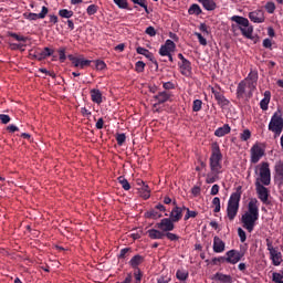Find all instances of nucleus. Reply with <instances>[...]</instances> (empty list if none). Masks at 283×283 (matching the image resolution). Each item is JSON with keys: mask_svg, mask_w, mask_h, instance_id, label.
<instances>
[{"mask_svg": "<svg viewBox=\"0 0 283 283\" xmlns=\"http://www.w3.org/2000/svg\"><path fill=\"white\" fill-rule=\"evenodd\" d=\"M258 220H260V201L252 198L248 203V211L241 217V223L243 229H247L248 233H253Z\"/></svg>", "mask_w": 283, "mask_h": 283, "instance_id": "nucleus-1", "label": "nucleus"}, {"mask_svg": "<svg viewBox=\"0 0 283 283\" xmlns=\"http://www.w3.org/2000/svg\"><path fill=\"white\" fill-rule=\"evenodd\" d=\"M209 165L211 174H222V151L220 150V145L217 142L211 145Z\"/></svg>", "mask_w": 283, "mask_h": 283, "instance_id": "nucleus-2", "label": "nucleus"}, {"mask_svg": "<svg viewBox=\"0 0 283 283\" xmlns=\"http://www.w3.org/2000/svg\"><path fill=\"white\" fill-rule=\"evenodd\" d=\"M241 198L242 192L240 190H237L230 196L228 200L227 217L230 222H233V220H235V218L238 217V211H240Z\"/></svg>", "mask_w": 283, "mask_h": 283, "instance_id": "nucleus-3", "label": "nucleus"}, {"mask_svg": "<svg viewBox=\"0 0 283 283\" xmlns=\"http://www.w3.org/2000/svg\"><path fill=\"white\" fill-rule=\"evenodd\" d=\"M230 20L238 23L242 36L245 39H253V25H251L249 19L241 15H232Z\"/></svg>", "mask_w": 283, "mask_h": 283, "instance_id": "nucleus-4", "label": "nucleus"}, {"mask_svg": "<svg viewBox=\"0 0 283 283\" xmlns=\"http://www.w3.org/2000/svg\"><path fill=\"white\" fill-rule=\"evenodd\" d=\"M269 132H272L275 136V138H277V136H280L283 132V118H282V112L276 111L272 117L271 120L269 123L268 126Z\"/></svg>", "mask_w": 283, "mask_h": 283, "instance_id": "nucleus-5", "label": "nucleus"}, {"mask_svg": "<svg viewBox=\"0 0 283 283\" xmlns=\"http://www.w3.org/2000/svg\"><path fill=\"white\" fill-rule=\"evenodd\" d=\"M258 78H260L258 70L251 69L248 76L242 80L245 81V83L248 84V88L250 90L248 93L249 98L253 96V92H255V90L258 88Z\"/></svg>", "mask_w": 283, "mask_h": 283, "instance_id": "nucleus-6", "label": "nucleus"}, {"mask_svg": "<svg viewBox=\"0 0 283 283\" xmlns=\"http://www.w3.org/2000/svg\"><path fill=\"white\" fill-rule=\"evenodd\" d=\"M265 242L273 266H280V264H282V252L273 247V241H271V239H265Z\"/></svg>", "mask_w": 283, "mask_h": 283, "instance_id": "nucleus-7", "label": "nucleus"}, {"mask_svg": "<svg viewBox=\"0 0 283 283\" xmlns=\"http://www.w3.org/2000/svg\"><path fill=\"white\" fill-rule=\"evenodd\" d=\"M259 182L261 185H264V187H269L271 185V168L269 166V163L263 161L261 163L259 167Z\"/></svg>", "mask_w": 283, "mask_h": 283, "instance_id": "nucleus-8", "label": "nucleus"}, {"mask_svg": "<svg viewBox=\"0 0 283 283\" xmlns=\"http://www.w3.org/2000/svg\"><path fill=\"white\" fill-rule=\"evenodd\" d=\"M254 185L259 200H261L263 205H271L269 200V188H266L264 184H261L260 179H256Z\"/></svg>", "mask_w": 283, "mask_h": 283, "instance_id": "nucleus-9", "label": "nucleus"}, {"mask_svg": "<svg viewBox=\"0 0 283 283\" xmlns=\"http://www.w3.org/2000/svg\"><path fill=\"white\" fill-rule=\"evenodd\" d=\"M67 59L74 67H78L80 70H85V67H90L93 63L92 60H85L83 56L76 57L72 54H69Z\"/></svg>", "mask_w": 283, "mask_h": 283, "instance_id": "nucleus-10", "label": "nucleus"}, {"mask_svg": "<svg viewBox=\"0 0 283 283\" xmlns=\"http://www.w3.org/2000/svg\"><path fill=\"white\" fill-rule=\"evenodd\" d=\"M250 163H252V165H258V163H260V159L264 156V148H262V146H260L259 144H254L250 149Z\"/></svg>", "mask_w": 283, "mask_h": 283, "instance_id": "nucleus-11", "label": "nucleus"}, {"mask_svg": "<svg viewBox=\"0 0 283 283\" xmlns=\"http://www.w3.org/2000/svg\"><path fill=\"white\" fill-rule=\"evenodd\" d=\"M245 252L244 251H238V250H229L226 255V262L228 264H238L244 258Z\"/></svg>", "mask_w": 283, "mask_h": 283, "instance_id": "nucleus-12", "label": "nucleus"}, {"mask_svg": "<svg viewBox=\"0 0 283 283\" xmlns=\"http://www.w3.org/2000/svg\"><path fill=\"white\" fill-rule=\"evenodd\" d=\"M174 222L175 221H172L170 218H164L160 220V222L155 224V228L159 229V231H161L163 233H167L176 229Z\"/></svg>", "mask_w": 283, "mask_h": 283, "instance_id": "nucleus-13", "label": "nucleus"}, {"mask_svg": "<svg viewBox=\"0 0 283 283\" xmlns=\"http://www.w3.org/2000/svg\"><path fill=\"white\" fill-rule=\"evenodd\" d=\"M175 206L169 214V218L172 222H180L182 220V211H185V207H178L176 201L172 202Z\"/></svg>", "mask_w": 283, "mask_h": 283, "instance_id": "nucleus-14", "label": "nucleus"}, {"mask_svg": "<svg viewBox=\"0 0 283 283\" xmlns=\"http://www.w3.org/2000/svg\"><path fill=\"white\" fill-rule=\"evenodd\" d=\"M249 19L250 21H252V23H264V21H266V18L264 17V11L262 9L251 11L249 13Z\"/></svg>", "mask_w": 283, "mask_h": 283, "instance_id": "nucleus-15", "label": "nucleus"}, {"mask_svg": "<svg viewBox=\"0 0 283 283\" xmlns=\"http://www.w3.org/2000/svg\"><path fill=\"white\" fill-rule=\"evenodd\" d=\"M169 98H171V93H168L167 91L159 92L157 95H154V99L157 101L154 107H158V105L167 103Z\"/></svg>", "mask_w": 283, "mask_h": 283, "instance_id": "nucleus-16", "label": "nucleus"}, {"mask_svg": "<svg viewBox=\"0 0 283 283\" xmlns=\"http://www.w3.org/2000/svg\"><path fill=\"white\" fill-rule=\"evenodd\" d=\"M214 253H224V249H227V243L220 239V237L216 235L213 238V245H212Z\"/></svg>", "mask_w": 283, "mask_h": 283, "instance_id": "nucleus-17", "label": "nucleus"}, {"mask_svg": "<svg viewBox=\"0 0 283 283\" xmlns=\"http://www.w3.org/2000/svg\"><path fill=\"white\" fill-rule=\"evenodd\" d=\"M212 94L214 96V99L217 101L218 105L220 107H227L229 105V99L224 96V94L220 93V91H217L216 88H212Z\"/></svg>", "mask_w": 283, "mask_h": 283, "instance_id": "nucleus-18", "label": "nucleus"}, {"mask_svg": "<svg viewBox=\"0 0 283 283\" xmlns=\"http://www.w3.org/2000/svg\"><path fill=\"white\" fill-rule=\"evenodd\" d=\"M48 12H50V9H48V7H42V10L40 13H29L27 15V19L29 21H36L38 19H45V17H48Z\"/></svg>", "mask_w": 283, "mask_h": 283, "instance_id": "nucleus-19", "label": "nucleus"}, {"mask_svg": "<svg viewBox=\"0 0 283 283\" xmlns=\"http://www.w3.org/2000/svg\"><path fill=\"white\" fill-rule=\"evenodd\" d=\"M180 72L182 76H191L192 74V67H191V62L189 60H186L185 62L179 63Z\"/></svg>", "mask_w": 283, "mask_h": 283, "instance_id": "nucleus-20", "label": "nucleus"}, {"mask_svg": "<svg viewBox=\"0 0 283 283\" xmlns=\"http://www.w3.org/2000/svg\"><path fill=\"white\" fill-rule=\"evenodd\" d=\"M90 94L93 103H96V105H101V103H103V93L101 90L92 88Z\"/></svg>", "mask_w": 283, "mask_h": 283, "instance_id": "nucleus-21", "label": "nucleus"}, {"mask_svg": "<svg viewBox=\"0 0 283 283\" xmlns=\"http://www.w3.org/2000/svg\"><path fill=\"white\" fill-rule=\"evenodd\" d=\"M143 262H145V256L140 255V254H136L134 255L130 261L128 262L129 266H132V269L138 270L140 268V264H143Z\"/></svg>", "mask_w": 283, "mask_h": 283, "instance_id": "nucleus-22", "label": "nucleus"}, {"mask_svg": "<svg viewBox=\"0 0 283 283\" xmlns=\"http://www.w3.org/2000/svg\"><path fill=\"white\" fill-rule=\"evenodd\" d=\"M136 52L137 54H142L143 56H146V59H149L151 63H155L156 65H158V62H156V57L154 56V53L149 52V50L143 46H138L136 49Z\"/></svg>", "mask_w": 283, "mask_h": 283, "instance_id": "nucleus-23", "label": "nucleus"}, {"mask_svg": "<svg viewBox=\"0 0 283 283\" xmlns=\"http://www.w3.org/2000/svg\"><path fill=\"white\" fill-rule=\"evenodd\" d=\"M148 238L150 240H165V232L158 229H150L147 231Z\"/></svg>", "mask_w": 283, "mask_h": 283, "instance_id": "nucleus-24", "label": "nucleus"}, {"mask_svg": "<svg viewBox=\"0 0 283 283\" xmlns=\"http://www.w3.org/2000/svg\"><path fill=\"white\" fill-rule=\"evenodd\" d=\"M247 85L249 86L247 81H243V80L238 84L237 98H243L244 96H247Z\"/></svg>", "mask_w": 283, "mask_h": 283, "instance_id": "nucleus-25", "label": "nucleus"}, {"mask_svg": "<svg viewBox=\"0 0 283 283\" xmlns=\"http://www.w3.org/2000/svg\"><path fill=\"white\" fill-rule=\"evenodd\" d=\"M198 2L201 3L202 8H205L208 12H213V10L218 8L214 0H198Z\"/></svg>", "mask_w": 283, "mask_h": 283, "instance_id": "nucleus-26", "label": "nucleus"}, {"mask_svg": "<svg viewBox=\"0 0 283 283\" xmlns=\"http://www.w3.org/2000/svg\"><path fill=\"white\" fill-rule=\"evenodd\" d=\"M269 103H271V91H265L264 92V97L260 102V108L263 112H266V109H269Z\"/></svg>", "mask_w": 283, "mask_h": 283, "instance_id": "nucleus-27", "label": "nucleus"}, {"mask_svg": "<svg viewBox=\"0 0 283 283\" xmlns=\"http://www.w3.org/2000/svg\"><path fill=\"white\" fill-rule=\"evenodd\" d=\"M227 134H231V126H229V124H224L222 127L214 130V136L218 138H222V136H227Z\"/></svg>", "mask_w": 283, "mask_h": 283, "instance_id": "nucleus-28", "label": "nucleus"}, {"mask_svg": "<svg viewBox=\"0 0 283 283\" xmlns=\"http://www.w3.org/2000/svg\"><path fill=\"white\" fill-rule=\"evenodd\" d=\"M212 280H217V282H222V283H231L233 282V279L231 277V275L229 274H223V273H220V272H217Z\"/></svg>", "mask_w": 283, "mask_h": 283, "instance_id": "nucleus-29", "label": "nucleus"}, {"mask_svg": "<svg viewBox=\"0 0 283 283\" xmlns=\"http://www.w3.org/2000/svg\"><path fill=\"white\" fill-rule=\"evenodd\" d=\"M9 36L11 39H14V41H18L19 43H28L30 41V38L21 35V33H14V32H9Z\"/></svg>", "mask_w": 283, "mask_h": 283, "instance_id": "nucleus-30", "label": "nucleus"}, {"mask_svg": "<svg viewBox=\"0 0 283 283\" xmlns=\"http://www.w3.org/2000/svg\"><path fill=\"white\" fill-rule=\"evenodd\" d=\"M115 6L120 10H129V3L127 0H113ZM134 3H138V0H132Z\"/></svg>", "mask_w": 283, "mask_h": 283, "instance_id": "nucleus-31", "label": "nucleus"}, {"mask_svg": "<svg viewBox=\"0 0 283 283\" xmlns=\"http://www.w3.org/2000/svg\"><path fill=\"white\" fill-rule=\"evenodd\" d=\"M188 14H195L196 17H200V14H202V9L199 4L193 3L188 9Z\"/></svg>", "mask_w": 283, "mask_h": 283, "instance_id": "nucleus-32", "label": "nucleus"}, {"mask_svg": "<svg viewBox=\"0 0 283 283\" xmlns=\"http://www.w3.org/2000/svg\"><path fill=\"white\" fill-rule=\"evenodd\" d=\"M176 277L177 280H179L180 282H186V280L189 279V272L186 270H177L176 272Z\"/></svg>", "mask_w": 283, "mask_h": 283, "instance_id": "nucleus-33", "label": "nucleus"}, {"mask_svg": "<svg viewBox=\"0 0 283 283\" xmlns=\"http://www.w3.org/2000/svg\"><path fill=\"white\" fill-rule=\"evenodd\" d=\"M117 180L119 185H122V189H124V191H129L132 189V185H129V181L125 177L120 176Z\"/></svg>", "mask_w": 283, "mask_h": 283, "instance_id": "nucleus-34", "label": "nucleus"}, {"mask_svg": "<svg viewBox=\"0 0 283 283\" xmlns=\"http://www.w3.org/2000/svg\"><path fill=\"white\" fill-rule=\"evenodd\" d=\"M146 218H151L153 220H158V218H163L161 213L157 212V209L154 208L145 213Z\"/></svg>", "mask_w": 283, "mask_h": 283, "instance_id": "nucleus-35", "label": "nucleus"}, {"mask_svg": "<svg viewBox=\"0 0 283 283\" xmlns=\"http://www.w3.org/2000/svg\"><path fill=\"white\" fill-rule=\"evenodd\" d=\"M59 15L62 17V19H72V17H74V11L67 10V9H61L59 11Z\"/></svg>", "mask_w": 283, "mask_h": 283, "instance_id": "nucleus-36", "label": "nucleus"}, {"mask_svg": "<svg viewBox=\"0 0 283 283\" xmlns=\"http://www.w3.org/2000/svg\"><path fill=\"white\" fill-rule=\"evenodd\" d=\"M65 52H67V48L65 46H61L57 50V54H59V59H60V63H65L67 55H65Z\"/></svg>", "mask_w": 283, "mask_h": 283, "instance_id": "nucleus-37", "label": "nucleus"}, {"mask_svg": "<svg viewBox=\"0 0 283 283\" xmlns=\"http://www.w3.org/2000/svg\"><path fill=\"white\" fill-rule=\"evenodd\" d=\"M218 176H220V174H208L206 178L207 185H213V182H217V180H219Z\"/></svg>", "mask_w": 283, "mask_h": 283, "instance_id": "nucleus-38", "label": "nucleus"}, {"mask_svg": "<svg viewBox=\"0 0 283 283\" xmlns=\"http://www.w3.org/2000/svg\"><path fill=\"white\" fill-rule=\"evenodd\" d=\"M272 282L283 283V271L272 273Z\"/></svg>", "mask_w": 283, "mask_h": 283, "instance_id": "nucleus-39", "label": "nucleus"}, {"mask_svg": "<svg viewBox=\"0 0 283 283\" xmlns=\"http://www.w3.org/2000/svg\"><path fill=\"white\" fill-rule=\"evenodd\" d=\"M184 211H187L184 220H189V218H196L198 216V211L190 210L189 208L184 206Z\"/></svg>", "mask_w": 283, "mask_h": 283, "instance_id": "nucleus-40", "label": "nucleus"}, {"mask_svg": "<svg viewBox=\"0 0 283 283\" xmlns=\"http://www.w3.org/2000/svg\"><path fill=\"white\" fill-rule=\"evenodd\" d=\"M145 67H146V64L143 61H137L135 63V72H137V74H142V72H145Z\"/></svg>", "mask_w": 283, "mask_h": 283, "instance_id": "nucleus-41", "label": "nucleus"}, {"mask_svg": "<svg viewBox=\"0 0 283 283\" xmlns=\"http://www.w3.org/2000/svg\"><path fill=\"white\" fill-rule=\"evenodd\" d=\"M86 12H87L88 17L96 14L98 12V6L90 4L86 9Z\"/></svg>", "mask_w": 283, "mask_h": 283, "instance_id": "nucleus-42", "label": "nucleus"}, {"mask_svg": "<svg viewBox=\"0 0 283 283\" xmlns=\"http://www.w3.org/2000/svg\"><path fill=\"white\" fill-rule=\"evenodd\" d=\"M94 65H95V70H97L99 72L105 70V67H107V64H105V62L103 60H96L94 62Z\"/></svg>", "mask_w": 283, "mask_h": 283, "instance_id": "nucleus-43", "label": "nucleus"}, {"mask_svg": "<svg viewBox=\"0 0 283 283\" xmlns=\"http://www.w3.org/2000/svg\"><path fill=\"white\" fill-rule=\"evenodd\" d=\"M212 205H213V207H214L213 213H220L221 207H220V199H219L218 197H214V198L212 199Z\"/></svg>", "mask_w": 283, "mask_h": 283, "instance_id": "nucleus-44", "label": "nucleus"}, {"mask_svg": "<svg viewBox=\"0 0 283 283\" xmlns=\"http://www.w3.org/2000/svg\"><path fill=\"white\" fill-rule=\"evenodd\" d=\"M139 196L144 198V200H149V198L151 197V190H147V188L139 189Z\"/></svg>", "mask_w": 283, "mask_h": 283, "instance_id": "nucleus-45", "label": "nucleus"}, {"mask_svg": "<svg viewBox=\"0 0 283 283\" xmlns=\"http://www.w3.org/2000/svg\"><path fill=\"white\" fill-rule=\"evenodd\" d=\"M202 109V102L201 99H195L192 102V112H200Z\"/></svg>", "mask_w": 283, "mask_h": 283, "instance_id": "nucleus-46", "label": "nucleus"}, {"mask_svg": "<svg viewBox=\"0 0 283 283\" xmlns=\"http://www.w3.org/2000/svg\"><path fill=\"white\" fill-rule=\"evenodd\" d=\"M264 8L269 14H273L275 12V2H266Z\"/></svg>", "mask_w": 283, "mask_h": 283, "instance_id": "nucleus-47", "label": "nucleus"}, {"mask_svg": "<svg viewBox=\"0 0 283 283\" xmlns=\"http://www.w3.org/2000/svg\"><path fill=\"white\" fill-rule=\"evenodd\" d=\"M165 238L170 240V242H177V240H180V237H178V234L171 232H165Z\"/></svg>", "mask_w": 283, "mask_h": 283, "instance_id": "nucleus-48", "label": "nucleus"}, {"mask_svg": "<svg viewBox=\"0 0 283 283\" xmlns=\"http://www.w3.org/2000/svg\"><path fill=\"white\" fill-rule=\"evenodd\" d=\"M11 50H21V52H25V44L24 43H11Z\"/></svg>", "mask_w": 283, "mask_h": 283, "instance_id": "nucleus-49", "label": "nucleus"}, {"mask_svg": "<svg viewBox=\"0 0 283 283\" xmlns=\"http://www.w3.org/2000/svg\"><path fill=\"white\" fill-rule=\"evenodd\" d=\"M117 145L123 146L125 144V140H127V136H125L124 133L116 135Z\"/></svg>", "mask_w": 283, "mask_h": 283, "instance_id": "nucleus-50", "label": "nucleus"}, {"mask_svg": "<svg viewBox=\"0 0 283 283\" xmlns=\"http://www.w3.org/2000/svg\"><path fill=\"white\" fill-rule=\"evenodd\" d=\"M41 52H42L44 59H48V57H50V56H53V54H54V50H53V49H50V48H48V46H45Z\"/></svg>", "mask_w": 283, "mask_h": 283, "instance_id": "nucleus-51", "label": "nucleus"}, {"mask_svg": "<svg viewBox=\"0 0 283 283\" xmlns=\"http://www.w3.org/2000/svg\"><path fill=\"white\" fill-rule=\"evenodd\" d=\"M134 277L136 283L143 282V272L140 271V269L135 270Z\"/></svg>", "mask_w": 283, "mask_h": 283, "instance_id": "nucleus-52", "label": "nucleus"}, {"mask_svg": "<svg viewBox=\"0 0 283 283\" xmlns=\"http://www.w3.org/2000/svg\"><path fill=\"white\" fill-rule=\"evenodd\" d=\"M129 251H132V248H124L119 251V255L118 259L119 260H125V258H127V254L129 253Z\"/></svg>", "mask_w": 283, "mask_h": 283, "instance_id": "nucleus-53", "label": "nucleus"}, {"mask_svg": "<svg viewBox=\"0 0 283 283\" xmlns=\"http://www.w3.org/2000/svg\"><path fill=\"white\" fill-rule=\"evenodd\" d=\"M164 46H166L170 52L176 50V43L171 40H166Z\"/></svg>", "mask_w": 283, "mask_h": 283, "instance_id": "nucleus-54", "label": "nucleus"}, {"mask_svg": "<svg viewBox=\"0 0 283 283\" xmlns=\"http://www.w3.org/2000/svg\"><path fill=\"white\" fill-rule=\"evenodd\" d=\"M238 235L240 238V242H247V232L242 228H238Z\"/></svg>", "mask_w": 283, "mask_h": 283, "instance_id": "nucleus-55", "label": "nucleus"}, {"mask_svg": "<svg viewBox=\"0 0 283 283\" xmlns=\"http://www.w3.org/2000/svg\"><path fill=\"white\" fill-rule=\"evenodd\" d=\"M241 140L247 142L251 138V130L244 129L243 133L240 135Z\"/></svg>", "mask_w": 283, "mask_h": 283, "instance_id": "nucleus-56", "label": "nucleus"}, {"mask_svg": "<svg viewBox=\"0 0 283 283\" xmlns=\"http://www.w3.org/2000/svg\"><path fill=\"white\" fill-rule=\"evenodd\" d=\"M159 54H160V56H169V54H171V51L169 49H167L164 44L159 49Z\"/></svg>", "mask_w": 283, "mask_h": 283, "instance_id": "nucleus-57", "label": "nucleus"}, {"mask_svg": "<svg viewBox=\"0 0 283 283\" xmlns=\"http://www.w3.org/2000/svg\"><path fill=\"white\" fill-rule=\"evenodd\" d=\"M135 6H140V8H144L146 14H149V9L147 8V3L145 0H137V2H135Z\"/></svg>", "mask_w": 283, "mask_h": 283, "instance_id": "nucleus-58", "label": "nucleus"}, {"mask_svg": "<svg viewBox=\"0 0 283 283\" xmlns=\"http://www.w3.org/2000/svg\"><path fill=\"white\" fill-rule=\"evenodd\" d=\"M195 36H197L200 45H207V39L202 36V33L195 32Z\"/></svg>", "mask_w": 283, "mask_h": 283, "instance_id": "nucleus-59", "label": "nucleus"}, {"mask_svg": "<svg viewBox=\"0 0 283 283\" xmlns=\"http://www.w3.org/2000/svg\"><path fill=\"white\" fill-rule=\"evenodd\" d=\"M33 59H36V61H45V57L42 53V51L36 50L33 54Z\"/></svg>", "mask_w": 283, "mask_h": 283, "instance_id": "nucleus-60", "label": "nucleus"}, {"mask_svg": "<svg viewBox=\"0 0 283 283\" xmlns=\"http://www.w3.org/2000/svg\"><path fill=\"white\" fill-rule=\"evenodd\" d=\"M145 34H148V36H156L157 32L154 27H148L145 30Z\"/></svg>", "mask_w": 283, "mask_h": 283, "instance_id": "nucleus-61", "label": "nucleus"}, {"mask_svg": "<svg viewBox=\"0 0 283 283\" xmlns=\"http://www.w3.org/2000/svg\"><path fill=\"white\" fill-rule=\"evenodd\" d=\"M0 120L2 125H8V123L11 120L10 115L0 114Z\"/></svg>", "mask_w": 283, "mask_h": 283, "instance_id": "nucleus-62", "label": "nucleus"}, {"mask_svg": "<svg viewBox=\"0 0 283 283\" xmlns=\"http://www.w3.org/2000/svg\"><path fill=\"white\" fill-rule=\"evenodd\" d=\"M220 193V186L214 184L211 188L210 196H218Z\"/></svg>", "mask_w": 283, "mask_h": 283, "instance_id": "nucleus-63", "label": "nucleus"}, {"mask_svg": "<svg viewBox=\"0 0 283 283\" xmlns=\"http://www.w3.org/2000/svg\"><path fill=\"white\" fill-rule=\"evenodd\" d=\"M199 30L203 32L205 34H209V27L206 23H201L199 25Z\"/></svg>", "mask_w": 283, "mask_h": 283, "instance_id": "nucleus-64", "label": "nucleus"}]
</instances>
